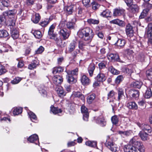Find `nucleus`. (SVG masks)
<instances>
[{"mask_svg": "<svg viewBox=\"0 0 152 152\" xmlns=\"http://www.w3.org/2000/svg\"><path fill=\"white\" fill-rule=\"evenodd\" d=\"M77 34L79 37L86 41L87 44L91 42L94 36L92 30L89 27L80 29Z\"/></svg>", "mask_w": 152, "mask_h": 152, "instance_id": "obj_1", "label": "nucleus"}, {"mask_svg": "<svg viewBox=\"0 0 152 152\" xmlns=\"http://www.w3.org/2000/svg\"><path fill=\"white\" fill-rule=\"evenodd\" d=\"M53 81L55 90L58 96L60 97L63 96L64 94V90L63 88L60 86L63 82L62 77L58 75L54 76L53 78Z\"/></svg>", "mask_w": 152, "mask_h": 152, "instance_id": "obj_2", "label": "nucleus"}, {"mask_svg": "<svg viewBox=\"0 0 152 152\" xmlns=\"http://www.w3.org/2000/svg\"><path fill=\"white\" fill-rule=\"evenodd\" d=\"M105 145L112 152H116L118 151V148L117 145L112 141V138L109 136L107 137Z\"/></svg>", "mask_w": 152, "mask_h": 152, "instance_id": "obj_3", "label": "nucleus"}, {"mask_svg": "<svg viewBox=\"0 0 152 152\" xmlns=\"http://www.w3.org/2000/svg\"><path fill=\"white\" fill-rule=\"evenodd\" d=\"M78 71V69L76 68L72 71L67 72V74L68 75L67 81L69 83L72 84L74 83L76 80L74 78V76L77 75Z\"/></svg>", "mask_w": 152, "mask_h": 152, "instance_id": "obj_4", "label": "nucleus"}, {"mask_svg": "<svg viewBox=\"0 0 152 152\" xmlns=\"http://www.w3.org/2000/svg\"><path fill=\"white\" fill-rule=\"evenodd\" d=\"M55 25L52 24L50 27L48 31V37L50 39H53L56 41L58 40L56 34H54V29L55 28Z\"/></svg>", "mask_w": 152, "mask_h": 152, "instance_id": "obj_5", "label": "nucleus"}, {"mask_svg": "<svg viewBox=\"0 0 152 152\" xmlns=\"http://www.w3.org/2000/svg\"><path fill=\"white\" fill-rule=\"evenodd\" d=\"M137 124L142 129L141 131L147 132L149 133H152V129L149 125L145 124H141L140 123H137Z\"/></svg>", "mask_w": 152, "mask_h": 152, "instance_id": "obj_6", "label": "nucleus"}, {"mask_svg": "<svg viewBox=\"0 0 152 152\" xmlns=\"http://www.w3.org/2000/svg\"><path fill=\"white\" fill-rule=\"evenodd\" d=\"M128 6L129 7L128 10L130 13L132 14H134L138 12L139 7L137 4H132Z\"/></svg>", "mask_w": 152, "mask_h": 152, "instance_id": "obj_7", "label": "nucleus"}, {"mask_svg": "<svg viewBox=\"0 0 152 152\" xmlns=\"http://www.w3.org/2000/svg\"><path fill=\"white\" fill-rule=\"evenodd\" d=\"M108 59L111 61H116L121 62L123 61L121 60L118 55L116 53H109L107 55Z\"/></svg>", "mask_w": 152, "mask_h": 152, "instance_id": "obj_8", "label": "nucleus"}, {"mask_svg": "<svg viewBox=\"0 0 152 152\" xmlns=\"http://www.w3.org/2000/svg\"><path fill=\"white\" fill-rule=\"evenodd\" d=\"M139 134L142 140L143 141H145L149 139V137L152 135V133H149L145 131H140Z\"/></svg>", "mask_w": 152, "mask_h": 152, "instance_id": "obj_9", "label": "nucleus"}, {"mask_svg": "<svg viewBox=\"0 0 152 152\" xmlns=\"http://www.w3.org/2000/svg\"><path fill=\"white\" fill-rule=\"evenodd\" d=\"M133 27L129 23L126 26L125 31L127 36L132 37L133 36L134 31Z\"/></svg>", "mask_w": 152, "mask_h": 152, "instance_id": "obj_10", "label": "nucleus"}, {"mask_svg": "<svg viewBox=\"0 0 152 152\" xmlns=\"http://www.w3.org/2000/svg\"><path fill=\"white\" fill-rule=\"evenodd\" d=\"M138 148L129 145H125L124 150L125 152H138Z\"/></svg>", "mask_w": 152, "mask_h": 152, "instance_id": "obj_11", "label": "nucleus"}, {"mask_svg": "<svg viewBox=\"0 0 152 152\" xmlns=\"http://www.w3.org/2000/svg\"><path fill=\"white\" fill-rule=\"evenodd\" d=\"M141 143L139 142L138 137L137 136L134 137L129 141L130 145L136 146L138 148V146H140Z\"/></svg>", "mask_w": 152, "mask_h": 152, "instance_id": "obj_12", "label": "nucleus"}, {"mask_svg": "<svg viewBox=\"0 0 152 152\" xmlns=\"http://www.w3.org/2000/svg\"><path fill=\"white\" fill-rule=\"evenodd\" d=\"M28 140L30 142L34 143L36 145L39 143V138L38 135L35 134L30 136L28 138Z\"/></svg>", "mask_w": 152, "mask_h": 152, "instance_id": "obj_13", "label": "nucleus"}, {"mask_svg": "<svg viewBox=\"0 0 152 152\" xmlns=\"http://www.w3.org/2000/svg\"><path fill=\"white\" fill-rule=\"evenodd\" d=\"M129 94L130 96H132L133 99H137L139 97L140 93L137 90L131 89L129 90Z\"/></svg>", "mask_w": 152, "mask_h": 152, "instance_id": "obj_14", "label": "nucleus"}, {"mask_svg": "<svg viewBox=\"0 0 152 152\" xmlns=\"http://www.w3.org/2000/svg\"><path fill=\"white\" fill-rule=\"evenodd\" d=\"M39 93L42 96L45 97L47 96L46 88L43 85H40L38 88Z\"/></svg>", "mask_w": 152, "mask_h": 152, "instance_id": "obj_15", "label": "nucleus"}, {"mask_svg": "<svg viewBox=\"0 0 152 152\" xmlns=\"http://www.w3.org/2000/svg\"><path fill=\"white\" fill-rule=\"evenodd\" d=\"M95 79L97 82H103L106 80V77L103 73L100 72L95 77Z\"/></svg>", "mask_w": 152, "mask_h": 152, "instance_id": "obj_16", "label": "nucleus"}, {"mask_svg": "<svg viewBox=\"0 0 152 152\" xmlns=\"http://www.w3.org/2000/svg\"><path fill=\"white\" fill-rule=\"evenodd\" d=\"M81 81L83 85H88L91 83V80L86 75H83L81 78Z\"/></svg>", "mask_w": 152, "mask_h": 152, "instance_id": "obj_17", "label": "nucleus"}, {"mask_svg": "<svg viewBox=\"0 0 152 152\" xmlns=\"http://www.w3.org/2000/svg\"><path fill=\"white\" fill-rule=\"evenodd\" d=\"M39 63V61L37 59L34 60L28 65V68L31 70L33 69L36 68Z\"/></svg>", "mask_w": 152, "mask_h": 152, "instance_id": "obj_18", "label": "nucleus"}, {"mask_svg": "<svg viewBox=\"0 0 152 152\" xmlns=\"http://www.w3.org/2000/svg\"><path fill=\"white\" fill-rule=\"evenodd\" d=\"M124 10L123 9L116 8L114 9L113 15L115 16H118L123 15L124 13Z\"/></svg>", "mask_w": 152, "mask_h": 152, "instance_id": "obj_19", "label": "nucleus"}, {"mask_svg": "<svg viewBox=\"0 0 152 152\" xmlns=\"http://www.w3.org/2000/svg\"><path fill=\"white\" fill-rule=\"evenodd\" d=\"M126 106L129 109L136 110L138 108L137 104L134 102H128L127 103Z\"/></svg>", "mask_w": 152, "mask_h": 152, "instance_id": "obj_20", "label": "nucleus"}, {"mask_svg": "<svg viewBox=\"0 0 152 152\" xmlns=\"http://www.w3.org/2000/svg\"><path fill=\"white\" fill-rule=\"evenodd\" d=\"M95 68V66L94 64L91 63L89 65L88 70L90 76H92Z\"/></svg>", "mask_w": 152, "mask_h": 152, "instance_id": "obj_21", "label": "nucleus"}, {"mask_svg": "<svg viewBox=\"0 0 152 152\" xmlns=\"http://www.w3.org/2000/svg\"><path fill=\"white\" fill-rule=\"evenodd\" d=\"M40 19V16L39 14L35 13L31 18L32 21L35 23H38Z\"/></svg>", "mask_w": 152, "mask_h": 152, "instance_id": "obj_22", "label": "nucleus"}, {"mask_svg": "<svg viewBox=\"0 0 152 152\" xmlns=\"http://www.w3.org/2000/svg\"><path fill=\"white\" fill-rule=\"evenodd\" d=\"M116 38L118 39L115 45L120 47L124 46L126 43L125 40L122 39H118V38Z\"/></svg>", "mask_w": 152, "mask_h": 152, "instance_id": "obj_23", "label": "nucleus"}, {"mask_svg": "<svg viewBox=\"0 0 152 152\" xmlns=\"http://www.w3.org/2000/svg\"><path fill=\"white\" fill-rule=\"evenodd\" d=\"M118 133L120 134L121 136L124 137H127L131 135L132 132L130 130H128L126 131H120L118 132Z\"/></svg>", "mask_w": 152, "mask_h": 152, "instance_id": "obj_24", "label": "nucleus"}, {"mask_svg": "<svg viewBox=\"0 0 152 152\" xmlns=\"http://www.w3.org/2000/svg\"><path fill=\"white\" fill-rule=\"evenodd\" d=\"M16 11L15 10H10L6 11L3 12V14L6 17L9 16L14 15L16 13Z\"/></svg>", "mask_w": 152, "mask_h": 152, "instance_id": "obj_25", "label": "nucleus"}, {"mask_svg": "<svg viewBox=\"0 0 152 152\" xmlns=\"http://www.w3.org/2000/svg\"><path fill=\"white\" fill-rule=\"evenodd\" d=\"M124 90L122 88H119L118 90V100L120 101L124 96Z\"/></svg>", "mask_w": 152, "mask_h": 152, "instance_id": "obj_26", "label": "nucleus"}, {"mask_svg": "<svg viewBox=\"0 0 152 152\" xmlns=\"http://www.w3.org/2000/svg\"><path fill=\"white\" fill-rule=\"evenodd\" d=\"M50 111L54 114L61 113L62 111L60 109H59L58 107H55L53 105L50 107Z\"/></svg>", "mask_w": 152, "mask_h": 152, "instance_id": "obj_27", "label": "nucleus"}, {"mask_svg": "<svg viewBox=\"0 0 152 152\" xmlns=\"http://www.w3.org/2000/svg\"><path fill=\"white\" fill-rule=\"evenodd\" d=\"M97 122L101 126H104L106 124V122L104 121L103 117L100 116L97 118Z\"/></svg>", "mask_w": 152, "mask_h": 152, "instance_id": "obj_28", "label": "nucleus"}, {"mask_svg": "<svg viewBox=\"0 0 152 152\" xmlns=\"http://www.w3.org/2000/svg\"><path fill=\"white\" fill-rule=\"evenodd\" d=\"M12 37L14 39H15L18 38L19 37L18 31L16 28L13 29L11 32Z\"/></svg>", "mask_w": 152, "mask_h": 152, "instance_id": "obj_29", "label": "nucleus"}, {"mask_svg": "<svg viewBox=\"0 0 152 152\" xmlns=\"http://www.w3.org/2000/svg\"><path fill=\"white\" fill-rule=\"evenodd\" d=\"M142 84V83L141 81H137L132 83L131 86L133 87L140 88Z\"/></svg>", "mask_w": 152, "mask_h": 152, "instance_id": "obj_30", "label": "nucleus"}, {"mask_svg": "<svg viewBox=\"0 0 152 152\" xmlns=\"http://www.w3.org/2000/svg\"><path fill=\"white\" fill-rule=\"evenodd\" d=\"M63 70V68L61 66L56 67L53 69L52 72L53 74H56L57 73H60Z\"/></svg>", "mask_w": 152, "mask_h": 152, "instance_id": "obj_31", "label": "nucleus"}, {"mask_svg": "<svg viewBox=\"0 0 152 152\" xmlns=\"http://www.w3.org/2000/svg\"><path fill=\"white\" fill-rule=\"evenodd\" d=\"M147 34L148 38H152V23L148 24Z\"/></svg>", "mask_w": 152, "mask_h": 152, "instance_id": "obj_32", "label": "nucleus"}, {"mask_svg": "<svg viewBox=\"0 0 152 152\" xmlns=\"http://www.w3.org/2000/svg\"><path fill=\"white\" fill-rule=\"evenodd\" d=\"M96 96L94 94L89 95L87 98V102L88 104H91L95 98Z\"/></svg>", "mask_w": 152, "mask_h": 152, "instance_id": "obj_33", "label": "nucleus"}, {"mask_svg": "<svg viewBox=\"0 0 152 152\" xmlns=\"http://www.w3.org/2000/svg\"><path fill=\"white\" fill-rule=\"evenodd\" d=\"M7 31L5 30H0V38H5L9 36Z\"/></svg>", "mask_w": 152, "mask_h": 152, "instance_id": "obj_34", "label": "nucleus"}, {"mask_svg": "<svg viewBox=\"0 0 152 152\" xmlns=\"http://www.w3.org/2000/svg\"><path fill=\"white\" fill-rule=\"evenodd\" d=\"M28 114L29 115L30 120L32 121H35L37 120V118L35 114L33 112L29 111L28 112Z\"/></svg>", "mask_w": 152, "mask_h": 152, "instance_id": "obj_35", "label": "nucleus"}, {"mask_svg": "<svg viewBox=\"0 0 152 152\" xmlns=\"http://www.w3.org/2000/svg\"><path fill=\"white\" fill-rule=\"evenodd\" d=\"M117 93L114 90H112L108 92L107 94V99H111L112 98H115V95H116Z\"/></svg>", "mask_w": 152, "mask_h": 152, "instance_id": "obj_36", "label": "nucleus"}, {"mask_svg": "<svg viewBox=\"0 0 152 152\" xmlns=\"http://www.w3.org/2000/svg\"><path fill=\"white\" fill-rule=\"evenodd\" d=\"M111 13V12L109 10L106 9L103 11L100 14V15L103 17L107 18L110 16Z\"/></svg>", "mask_w": 152, "mask_h": 152, "instance_id": "obj_37", "label": "nucleus"}, {"mask_svg": "<svg viewBox=\"0 0 152 152\" xmlns=\"http://www.w3.org/2000/svg\"><path fill=\"white\" fill-rule=\"evenodd\" d=\"M111 120L113 124L116 125L119 121L118 117L116 115H115L111 118Z\"/></svg>", "mask_w": 152, "mask_h": 152, "instance_id": "obj_38", "label": "nucleus"}, {"mask_svg": "<svg viewBox=\"0 0 152 152\" xmlns=\"http://www.w3.org/2000/svg\"><path fill=\"white\" fill-rule=\"evenodd\" d=\"M22 109L21 107H16L14 108L13 111V114L14 115H17L22 113Z\"/></svg>", "mask_w": 152, "mask_h": 152, "instance_id": "obj_39", "label": "nucleus"}, {"mask_svg": "<svg viewBox=\"0 0 152 152\" xmlns=\"http://www.w3.org/2000/svg\"><path fill=\"white\" fill-rule=\"evenodd\" d=\"M121 70L124 73L128 74H130L132 72V69L126 66L122 68Z\"/></svg>", "mask_w": 152, "mask_h": 152, "instance_id": "obj_40", "label": "nucleus"}, {"mask_svg": "<svg viewBox=\"0 0 152 152\" xmlns=\"http://www.w3.org/2000/svg\"><path fill=\"white\" fill-rule=\"evenodd\" d=\"M144 96L147 99L149 98L152 96V92L151 89H147L145 94Z\"/></svg>", "mask_w": 152, "mask_h": 152, "instance_id": "obj_41", "label": "nucleus"}, {"mask_svg": "<svg viewBox=\"0 0 152 152\" xmlns=\"http://www.w3.org/2000/svg\"><path fill=\"white\" fill-rule=\"evenodd\" d=\"M86 144L91 147H95L96 146L97 142L95 141H88L86 142Z\"/></svg>", "mask_w": 152, "mask_h": 152, "instance_id": "obj_42", "label": "nucleus"}, {"mask_svg": "<svg viewBox=\"0 0 152 152\" xmlns=\"http://www.w3.org/2000/svg\"><path fill=\"white\" fill-rule=\"evenodd\" d=\"M86 144L91 147H95L96 146L97 142L95 141H88L86 142Z\"/></svg>", "mask_w": 152, "mask_h": 152, "instance_id": "obj_43", "label": "nucleus"}, {"mask_svg": "<svg viewBox=\"0 0 152 152\" xmlns=\"http://www.w3.org/2000/svg\"><path fill=\"white\" fill-rule=\"evenodd\" d=\"M7 17L3 14L0 16V24L2 25L6 24L7 23Z\"/></svg>", "mask_w": 152, "mask_h": 152, "instance_id": "obj_44", "label": "nucleus"}, {"mask_svg": "<svg viewBox=\"0 0 152 152\" xmlns=\"http://www.w3.org/2000/svg\"><path fill=\"white\" fill-rule=\"evenodd\" d=\"M60 35L63 37L64 39H66V28H62L60 31Z\"/></svg>", "mask_w": 152, "mask_h": 152, "instance_id": "obj_45", "label": "nucleus"}, {"mask_svg": "<svg viewBox=\"0 0 152 152\" xmlns=\"http://www.w3.org/2000/svg\"><path fill=\"white\" fill-rule=\"evenodd\" d=\"M73 95L75 97L80 98L81 99L83 100L84 99V96L80 92H74Z\"/></svg>", "mask_w": 152, "mask_h": 152, "instance_id": "obj_46", "label": "nucleus"}, {"mask_svg": "<svg viewBox=\"0 0 152 152\" xmlns=\"http://www.w3.org/2000/svg\"><path fill=\"white\" fill-rule=\"evenodd\" d=\"M87 22L90 24H97L99 23V21L98 20L90 18L87 20Z\"/></svg>", "mask_w": 152, "mask_h": 152, "instance_id": "obj_47", "label": "nucleus"}, {"mask_svg": "<svg viewBox=\"0 0 152 152\" xmlns=\"http://www.w3.org/2000/svg\"><path fill=\"white\" fill-rule=\"evenodd\" d=\"M148 12V9H145L144 10H143L142 12H141V15L140 16V18L142 19L144 18L147 15Z\"/></svg>", "mask_w": 152, "mask_h": 152, "instance_id": "obj_48", "label": "nucleus"}, {"mask_svg": "<svg viewBox=\"0 0 152 152\" xmlns=\"http://www.w3.org/2000/svg\"><path fill=\"white\" fill-rule=\"evenodd\" d=\"M76 45V42L75 41H73L71 42L69 48V51L71 52L73 51L75 49V46Z\"/></svg>", "mask_w": 152, "mask_h": 152, "instance_id": "obj_49", "label": "nucleus"}, {"mask_svg": "<svg viewBox=\"0 0 152 152\" xmlns=\"http://www.w3.org/2000/svg\"><path fill=\"white\" fill-rule=\"evenodd\" d=\"M146 74L148 79L152 82V69L147 71Z\"/></svg>", "mask_w": 152, "mask_h": 152, "instance_id": "obj_50", "label": "nucleus"}, {"mask_svg": "<svg viewBox=\"0 0 152 152\" xmlns=\"http://www.w3.org/2000/svg\"><path fill=\"white\" fill-rule=\"evenodd\" d=\"M33 34L34 37L38 39L42 37L41 32L39 31H35L33 33Z\"/></svg>", "mask_w": 152, "mask_h": 152, "instance_id": "obj_51", "label": "nucleus"}, {"mask_svg": "<svg viewBox=\"0 0 152 152\" xmlns=\"http://www.w3.org/2000/svg\"><path fill=\"white\" fill-rule=\"evenodd\" d=\"M124 79V77L122 75L118 76L115 80V82L116 84H119L122 82Z\"/></svg>", "mask_w": 152, "mask_h": 152, "instance_id": "obj_52", "label": "nucleus"}, {"mask_svg": "<svg viewBox=\"0 0 152 152\" xmlns=\"http://www.w3.org/2000/svg\"><path fill=\"white\" fill-rule=\"evenodd\" d=\"M21 78L18 77H16L11 81V83L13 84H15L18 83L21 80Z\"/></svg>", "mask_w": 152, "mask_h": 152, "instance_id": "obj_53", "label": "nucleus"}, {"mask_svg": "<svg viewBox=\"0 0 152 152\" xmlns=\"http://www.w3.org/2000/svg\"><path fill=\"white\" fill-rule=\"evenodd\" d=\"M52 19L51 17L50 18V20L46 19L45 20H44L40 23V25L42 27L45 26L50 22V21Z\"/></svg>", "mask_w": 152, "mask_h": 152, "instance_id": "obj_54", "label": "nucleus"}, {"mask_svg": "<svg viewBox=\"0 0 152 152\" xmlns=\"http://www.w3.org/2000/svg\"><path fill=\"white\" fill-rule=\"evenodd\" d=\"M109 70L113 74L117 75L119 74V71L115 69L112 66H110L109 67Z\"/></svg>", "mask_w": 152, "mask_h": 152, "instance_id": "obj_55", "label": "nucleus"}, {"mask_svg": "<svg viewBox=\"0 0 152 152\" xmlns=\"http://www.w3.org/2000/svg\"><path fill=\"white\" fill-rule=\"evenodd\" d=\"M92 8L93 10H96L98 9L100 5L97 2L94 1L91 3Z\"/></svg>", "mask_w": 152, "mask_h": 152, "instance_id": "obj_56", "label": "nucleus"}, {"mask_svg": "<svg viewBox=\"0 0 152 152\" xmlns=\"http://www.w3.org/2000/svg\"><path fill=\"white\" fill-rule=\"evenodd\" d=\"M15 25V20H14L10 19L7 21L6 25L10 26H13Z\"/></svg>", "mask_w": 152, "mask_h": 152, "instance_id": "obj_57", "label": "nucleus"}, {"mask_svg": "<svg viewBox=\"0 0 152 152\" xmlns=\"http://www.w3.org/2000/svg\"><path fill=\"white\" fill-rule=\"evenodd\" d=\"M81 111L83 114L88 113V109L84 105L81 107Z\"/></svg>", "mask_w": 152, "mask_h": 152, "instance_id": "obj_58", "label": "nucleus"}, {"mask_svg": "<svg viewBox=\"0 0 152 152\" xmlns=\"http://www.w3.org/2000/svg\"><path fill=\"white\" fill-rule=\"evenodd\" d=\"M5 46L7 47L6 49H5V46H4L1 48V49H0V54L3 52H6L8 51L9 50L8 48H10V46L8 45H6Z\"/></svg>", "mask_w": 152, "mask_h": 152, "instance_id": "obj_59", "label": "nucleus"}, {"mask_svg": "<svg viewBox=\"0 0 152 152\" xmlns=\"http://www.w3.org/2000/svg\"><path fill=\"white\" fill-rule=\"evenodd\" d=\"M106 62L105 61H102L99 64V66L100 69H102L106 67Z\"/></svg>", "mask_w": 152, "mask_h": 152, "instance_id": "obj_60", "label": "nucleus"}, {"mask_svg": "<svg viewBox=\"0 0 152 152\" xmlns=\"http://www.w3.org/2000/svg\"><path fill=\"white\" fill-rule=\"evenodd\" d=\"M59 26L62 28H66V22L65 20H62L60 22Z\"/></svg>", "mask_w": 152, "mask_h": 152, "instance_id": "obj_61", "label": "nucleus"}, {"mask_svg": "<svg viewBox=\"0 0 152 152\" xmlns=\"http://www.w3.org/2000/svg\"><path fill=\"white\" fill-rule=\"evenodd\" d=\"M6 71L4 66L0 64V75L4 74Z\"/></svg>", "mask_w": 152, "mask_h": 152, "instance_id": "obj_62", "label": "nucleus"}, {"mask_svg": "<svg viewBox=\"0 0 152 152\" xmlns=\"http://www.w3.org/2000/svg\"><path fill=\"white\" fill-rule=\"evenodd\" d=\"M73 6L71 5L70 6H67V14L70 15L72 12Z\"/></svg>", "mask_w": 152, "mask_h": 152, "instance_id": "obj_63", "label": "nucleus"}, {"mask_svg": "<svg viewBox=\"0 0 152 152\" xmlns=\"http://www.w3.org/2000/svg\"><path fill=\"white\" fill-rule=\"evenodd\" d=\"M145 7L146 8V9H148L149 11L152 8V4H150L148 2H146L145 4Z\"/></svg>", "mask_w": 152, "mask_h": 152, "instance_id": "obj_64", "label": "nucleus"}]
</instances>
